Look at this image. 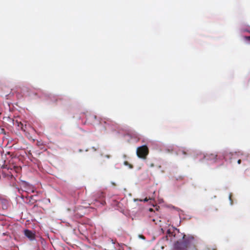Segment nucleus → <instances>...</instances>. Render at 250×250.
<instances>
[{"label":"nucleus","mask_w":250,"mask_h":250,"mask_svg":"<svg viewBox=\"0 0 250 250\" xmlns=\"http://www.w3.org/2000/svg\"><path fill=\"white\" fill-rule=\"evenodd\" d=\"M24 235L30 240H33L35 238V234L32 231L28 229L24 230Z\"/></svg>","instance_id":"nucleus-5"},{"label":"nucleus","mask_w":250,"mask_h":250,"mask_svg":"<svg viewBox=\"0 0 250 250\" xmlns=\"http://www.w3.org/2000/svg\"><path fill=\"white\" fill-rule=\"evenodd\" d=\"M21 129L23 130H25V129L23 128V127H21Z\"/></svg>","instance_id":"nucleus-16"},{"label":"nucleus","mask_w":250,"mask_h":250,"mask_svg":"<svg viewBox=\"0 0 250 250\" xmlns=\"http://www.w3.org/2000/svg\"><path fill=\"white\" fill-rule=\"evenodd\" d=\"M201 157L206 160L212 161L213 162H216L217 160V155L214 154H207V155H200Z\"/></svg>","instance_id":"nucleus-3"},{"label":"nucleus","mask_w":250,"mask_h":250,"mask_svg":"<svg viewBox=\"0 0 250 250\" xmlns=\"http://www.w3.org/2000/svg\"><path fill=\"white\" fill-rule=\"evenodd\" d=\"M231 194H230L229 195V200H230V201L231 202V204H232V201H231Z\"/></svg>","instance_id":"nucleus-12"},{"label":"nucleus","mask_w":250,"mask_h":250,"mask_svg":"<svg viewBox=\"0 0 250 250\" xmlns=\"http://www.w3.org/2000/svg\"><path fill=\"white\" fill-rule=\"evenodd\" d=\"M97 116L94 114H89L86 116V121L91 124H95Z\"/></svg>","instance_id":"nucleus-4"},{"label":"nucleus","mask_w":250,"mask_h":250,"mask_svg":"<svg viewBox=\"0 0 250 250\" xmlns=\"http://www.w3.org/2000/svg\"><path fill=\"white\" fill-rule=\"evenodd\" d=\"M237 163H238V164H241V160H239L238 161Z\"/></svg>","instance_id":"nucleus-13"},{"label":"nucleus","mask_w":250,"mask_h":250,"mask_svg":"<svg viewBox=\"0 0 250 250\" xmlns=\"http://www.w3.org/2000/svg\"><path fill=\"white\" fill-rule=\"evenodd\" d=\"M244 39L250 42V36H245Z\"/></svg>","instance_id":"nucleus-7"},{"label":"nucleus","mask_w":250,"mask_h":250,"mask_svg":"<svg viewBox=\"0 0 250 250\" xmlns=\"http://www.w3.org/2000/svg\"><path fill=\"white\" fill-rule=\"evenodd\" d=\"M194 238L193 236L184 235L182 240L177 241L175 243L174 249L175 250H184L186 249L190 244H192L194 242Z\"/></svg>","instance_id":"nucleus-1"},{"label":"nucleus","mask_w":250,"mask_h":250,"mask_svg":"<svg viewBox=\"0 0 250 250\" xmlns=\"http://www.w3.org/2000/svg\"><path fill=\"white\" fill-rule=\"evenodd\" d=\"M92 149H93V150L94 151H96L98 149V147H93Z\"/></svg>","instance_id":"nucleus-11"},{"label":"nucleus","mask_w":250,"mask_h":250,"mask_svg":"<svg viewBox=\"0 0 250 250\" xmlns=\"http://www.w3.org/2000/svg\"><path fill=\"white\" fill-rule=\"evenodd\" d=\"M124 165L128 166L130 168H133L132 165L130 164L127 161H125L124 162Z\"/></svg>","instance_id":"nucleus-6"},{"label":"nucleus","mask_w":250,"mask_h":250,"mask_svg":"<svg viewBox=\"0 0 250 250\" xmlns=\"http://www.w3.org/2000/svg\"><path fill=\"white\" fill-rule=\"evenodd\" d=\"M137 155L138 157L142 159H146L148 154L149 150L146 146H143L138 147L137 149Z\"/></svg>","instance_id":"nucleus-2"},{"label":"nucleus","mask_w":250,"mask_h":250,"mask_svg":"<svg viewBox=\"0 0 250 250\" xmlns=\"http://www.w3.org/2000/svg\"><path fill=\"white\" fill-rule=\"evenodd\" d=\"M189 250H198L195 247L189 248Z\"/></svg>","instance_id":"nucleus-9"},{"label":"nucleus","mask_w":250,"mask_h":250,"mask_svg":"<svg viewBox=\"0 0 250 250\" xmlns=\"http://www.w3.org/2000/svg\"><path fill=\"white\" fill-rule=\"evenodd\" d=\"M181 153H182V154H183V155H184L185 156L188 154V153L186 151H185V150H182L181 151Z\"/></svg>","instance_id":"nucleus-8"},{"label":"nucleus","mask_w":250,"mask_h":250,"mask_svg":"<svg viewBox=\"0 0 250 250\" xmlns=\"http://www.w3.org/2000/svg\"><path fill=\"white\" fill-rule=\"evenodd\" d=\"M154 166V164H151V165H150V167H152Z\"/></svg>","instance_id":"nucleus-15"},{"label":"nucleus","mask_w":250,"mask_h":250,"mask_svg":"<svg viewBox=\"0 0 250 250\" xmlns=\"http://www.w3.org/2000/svg\"><path fill=\"white\" fill-rule=\"evenodd\" d=\"M171 234H172V233L171 232L170 229H168L167 230V234L169 235V236H170Z\"/></svg>","instance_id":"nucleus-10"},{"label":"nucleus","mask_w":250,"mask_h":250,"mask_svg":"<svg viewBox=\"0 0 250 250\" xmlns=\"http://www.w3.org/2000/svg\"><path fill=\"white\" fill-rule=\"evenodd\" d=\"M112 184L113 185H114V186H115V183H112Z\"/></svg>","instance_id":"nucleus-17"},{"label":"nucleus","mask_w":250,"mask_h":250,"mask_svg":"<svg viewBox=\"0 0 250 250\" xmlns=\"http://www.w3.org/2000/svg\"><path fill=\"white\" fill-rule=\"evenodd\" d=\"M148 201V199H147V198H146L144 199V202H146V201Z\"/></svg>","instance_id":"nucleus-14"}]
</instances>
